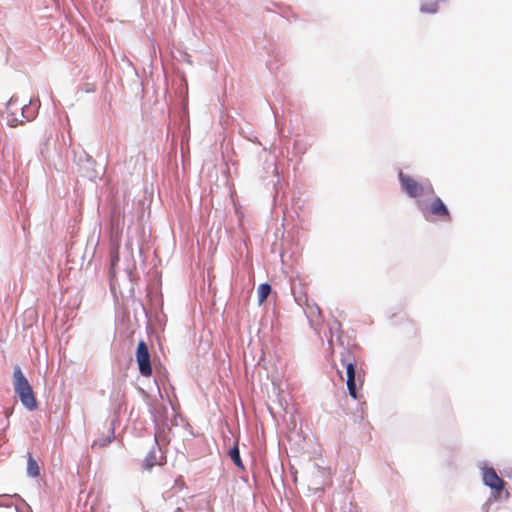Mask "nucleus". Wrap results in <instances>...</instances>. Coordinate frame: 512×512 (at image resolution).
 Returning <instances> with one entry per match:
<instances>
[{"mask_svg": "<svg viewBox=\"0 0 512 512\" xmlns=\"http://www.w3.org/2000/svg\"><path fill=\"white\" fill-rule=\"evenodd\" d=\"M339 327H340V322L337 320H334L333 324L330 326V331H332L333 329H339Z\"/></svg>", "mask_w": 512, "mask_h": 512, "instance_id": "20", "label": "nucleus"}, {"mask_svg": "<svg viewBox=\"0 0 512 512\" xmlns=\"http://www.w3.org/2000/svg\"><path fill=\"white\" fill-rule=\"evenodd\" d=\"M479 468L483 485L490 489V495L482 504L481 511L489 512L495 502L508 500L510 492L506 489L507 482L498 475L493 467L482 462L479 464Z\"/></svg>", "mask_w": 512, "mask_h": 512, "instance_id": "2", "label": "nucleus"}, {"mask_svg": "<svg viewBox=\"0 0 512 512\" xmlns=\"http://www.w3.org/2000/svg\"><path fill=\"white\" fill-rule=\"evenodd\" d=\"M74 161L76 164L80 167V169L85 170V176L92 178L95 170L94 165L95 161L93 158L84 150H81L80 152L74 153Z\"/></svg>", "mask_w": 512, "mask_h": 512, "instance_id": "8", "label": "nucleus"}, {"mask_svg": "<svg viewBox=\"0 0 512 512\" xmlns=\"http://www.w3.org/2000/svg\"><path fill=\"white\" fill-rule=\"evenodd\" d=\"M154 444L155 446L150 449L143 461V467L146 470H151L158 464V456L156 450V447H158L157 433L155 434Z\"/></svg>", "mask_w": 512, "mask_h": 512, "instance_id": "11", "label": "nucleus"}, {"mask_svg": "<svg viewBox=\"0 0 512 512\" xmlns=\"http://www.w3.org/2000/svg\"><path fill=\"white\" fill-rule=\"evenodd\" d=\"M162 512H191L189 508V501L185 498H180L172 493L165 497V503Z\"/></svg>", "mask_w": 512, "mask_h": 512, "instance_id": "6", "label": "nucleus"}, {"mask_svg": "<svg viewBox=\"0 0 512 512\" xmlns=\"http://www.w3.org/2000/svg\"><path fill=\"white\" fill-rule=\"evenodd\" d=\"M315 492L321 494L324 492V489L322 487H318L315 489Z\"/></svg>", "mask_w": 512, "mask_h": 512, "instance_id": "21", "label": "nucleus"}, {"mask_svg": "<svg viewBox=\"0 0 512 512\" xmlns=\"http://www.w3.org/2000/svg\"><path fill=\"white\" fill-rule=\"evenodd\" d=\"M13 101V98H11L7 103H6V108L9 109V106L11 105Z\"/></svg>", "mask_w": 512, "mask_h": 512, "instance_id": "22", "label": "nucleus"}, {"mask_svg": "<svg viewBox=\"0 0 512 512\" xmlns=\"http://www.w3.org/2000/svg\"><path fill=\"white\" fill-rule=\"evenodd\" d=\"M340 362L346 370V385L349 395L357 400L359 398L358 389L362 386L363 379L361 370L357 368L353 350L343 348L340 354Z\"/></svg>", "mask_w": 512, "mask_h": 512, "instance_id": "3", "label": "nucleus"}, {"mask_svg": "<svg viewBox=\"0 0 512 512\" xmlns=\"http://www.w3.org/2000/svg\"><path fill=\"white\" fill-rule=\"evenodd\" d=\"M310 144L304 143L301 140H294L293 143V152L296 156L299 157V162L302 160V156L307 152Z\"/></svg>", "mask_w": 512, "mask_h": 512, "instance_id": "16", "label": "nucleus"}, {"mask_svg": "<svg viewBox=\"0 0 512 512\" xmlns=\"http://www.w3.org/2000/svg\"><path fill=\"white\" fill-rule=\"evenodd\" d=\"M36 102L38 103L36 107H33V106H35V102L33 100H30L29 105H24L21 108V111H22L21 115H22L23 119H21L19 121L17 118L10 119L9 125L11 127H15L18 123L22 124V123H24V121H31L32 119H34L38 112V109L40 107V101L37 99Z\"/></svg>", "mask_w": 512, "mask_h": 512, "instance_id": "10", "label": "nucleus"}, {"mask_svg": "<svg viewBox=\"0 0 512 512\" xmlns=\"http://www.w3.org/2000/svg\"><path fill=\"white\" fill-rule=\"evenodd\" d=\"M148 412L156 430L159 429L160 425H166L168 408L164 404L148 403Z\"/></svg>", "mask_w": 512, "mask_h": 512, "instance_id": "7", "label": "nucleus"}, {"mask_svg": "<svg viewBox=\"0 0 512 512\" xmlns=\"http://www.w3.org/2000/svg\"><path fill=\"white\" fill-rule=\"evenodd\" d=\"M27 475L31 478H36L40 475L39 465L36 459L32 456L31 453H27Z\"/></svg>", "mask_w": 512, "mask_h": 512, "instance_id": "12", "label": "nucleus"}, {"mask_svg": "<svg viewBox=\"0 0 512 512\" xmlns=\"http://www.w3.org/2000/svg\"><path fill=\"white\" fill-rule=\"evenodd\" d=\"M15 159V146L12 142L4 140L1 148V166L0 171L5 174Z\"/></svg>", "mask_w": 512, "mask_h": 512, "instance_id": "9", "label": "nucleus"}, {"mask_svg": "<svg viewBox=\"0 0 512 512\" xmlns=\"http://www.w3.org/2000/svg\"><path fill=\"white\" fill-rule=\"evenodd\" d=\"M135 357L139 373L144 377L151 376L153 371L151 364V356L148 346L144 340H140L138 342Z\"/></svg>", "mask_w": 512, "mask_h": 512, "instance_id": "5", "label": "nucleus"}, {"mask_svg": "<svg viewBox=\"0 0 512 512\" xmlns=\"http://www.w3.org/2000/svg\"><path fill=\"white\" fill-rule=\"evenodd\" d=\"M114 425H115V419L111 422V426L109 428V432H110L109 435L99 438L98 440H95L93 442L92 447H94L96 445H98L99 447H106L107 445H109L115 437L114 436Z\"/></svg>", "mask_w": 512, "mask_h": 512, "instance_id": "15", "label": "nucleus"}, {"mask_svg": "<svg viewBox=\"0 0 512 512\" xmlns=\"http://www.w3.org/2000/svg\"><path fill=\"white\" fill-rule=\"evenodd\" d=\"M308 307L310 309L309 314H308V318L310 319V321L313 320L314 316H316V315L320 316L321 315L320 307L317 304H313V306H310L308 304Z\"/></svg>", "mask_w": 512, "mask_h": 512, "instance_id": "18", "label": "nucleus"}, {"mask_svg": "<svg viewBox=\"0 0 512 512\" xmlns=\"http://www.w3.org/2000/svg\"><path fill=\"white\" fill-rule=\"evenodd\" d=\"M12 505V498L9 496L0 497V506L10 507Z\"/></svg>", "mask_w": 512, "mask_h": 512, "instance_id": "19", "label": "nucleus"}, {"mask_svg": "<svg viewBox=\"0 0 512 512\" xmlns=\"http://www.w3.org/2000/svg\"><path fill=\"white\" fill-rule=\"evenodd\" d=\"M14 392L19 397L21 404L28 410L34 411L38 408V401L33 388L21 368L16 366L13 371Z\"/></svg>", "mask_w": 512, "mask_h": 512, "instance_id": "4", "label": "nucleus"}, {"mask_svg": "<svg viewBox=\"0 0 512 512\" xmlns=\"http://www.w3.org/2000/svg\"><path fill=\"white\" fill-rule=\"evenodd\" d=\"M231 461L240 469H244V465L240 456V450L237 443H235L228 451Z\"/></svg>", "mask_w": 512, "mask_h": 512, "instance_id": "14", "label": "nucleus"}, {"mask_svg": "<svg viewBox=\"0 0 512 512\" xmlns=\"http://www.w3.org/2000/svg\"><path fill=\"white\" fill-rule=\"evenodd\" d=\"M397 176L401 190L407 197L415 199V205L425 220L429 221L431 216L442 220L451 219L450 211L440 197L435 196L429 205L425 200L419 199L421 197L422 181H417L401 169L398 170Z\"/></svg>", "mask_w": 512, "mask_h": 512, "instance_id": "1", "label": "nucleus"}, {"mask_svg": "<svg viewBox=\"0 0 512 512\" xmlns=\"http://www.w3.org/2000/svg\"><path fill=\"white\" fill-rule=\"evenodd\" d=\"M433 196L435 195V190L431 184V182L428 179H425L422 181V189H421V196Z\"/></svg>", "mask_w": 512, "mask_h": 512, "instance_id": "17", "label": "nucleus"}, {"mask_svg": "<svg viewBox=\"0 0 512 512\" xmlns=\"http://www.w3.org/2000/svg\"><path fill=\"white\" fill-rule=\"evenodd\" d=\"M271 292L272 286L269 283H261L257 289L258 304L262 305L265 303Z\"/></svg>", "mask_w": 512, "mask_h": 512, "instance_id": "13", "label": "nucleus"}]
</instances>
